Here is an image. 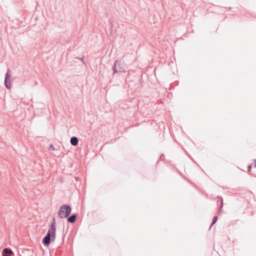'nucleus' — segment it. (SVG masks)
<instances>
[{
  "label": "nucleus",
  "instance_id": "obj_5",
  "mask_svg": "<svg viewBox=\"0 0 256 256\" xmlns=\"http://www.w3.org/2000/svg\"><path fill=\"white\" fill-rule=\"evenodd\" d=\"M12 254V250L9 248H4L2 250V256H9V255Z\"/></svg>",
  "mask_w": 256,
  "mask_h": 256
},
{
  "label": "nucleus",
  "instance_id": "obj_4",
  "mask_svg": "<svg viewBox=\"0 0 256 256\" xmlns=\"http://www.w3.org/2000/svg\"><path fill=\"white\" fill-rule=\"evenodd\" d=\"M10 75L9 74V70H8L7 72L5 74V78H4V85L6 87L10 90L11 88V83L10 81Z\"/></svg>",
  "mask_w": 256,
  "mask_h": 256
},
{
  "label": "nucleus",
  "instance_id": "obj_7",
  "mask_svg": "<svg viewBox=\"0 0 256 256\" xmlns=\"http://www.w3.org/2000/svg\"><path fill=\"white\" fill-rule=\"evenodd\" d=\"M70 142L72 146H76L78 144V140L76 136H72L70 138Z\"/></svg>",
  "mask_w": 256,
  "mask_h": 256
},
{
  "label": "nucleus",
  "instance_id": "obj_1",
  "mask_svg": "<svg viewBox=\"0 0 256 256\" xmlns=\"http://www.w3.org/2000/svg\"><path fill=\"white\" fill-rule=\"evenodd\" d=\"M56 220L53 218L48 232L42 240V242L44 246H48L51 242L54 241L56 238Z\"/></svg>",
  "mask_w": 256,
  "mask_h": 256
},
{
  "label": "nucleus",
  "instance_id": "obj_3",
  "mask_svg": "<svg viewBox=\"0 0 256 256\" xmlns=\"http://www.w3.org/2000/svg\"><path fill=\"white\" fill-rule=\"evenodd\" d=\"M112 70L114 72V74H116L118 72H126V70L124 62L121 60H116L114 66H112Z\"/></svg>",
  "mask_w": 256,
  "mask_h": 256
},
{
  "label": "nucleus",
  "instance_id": "obj_12",
  "mask_svg": "<svg viewBox=\"0 0 256 256\" xmlns=\"http://www.w3.org/2000/svg\"><path fill=\"white\" fill-rule=\"evenodd\" d=\"M75 180H76V181H78V177H75Z\"/></svg>",
  "mask_w": 256,
  "mask_h": 256
},
{
  "label": "nucleus",
  "instance_id": "obj_8",
  "mask_svg": "<svg viewBox=\"0 0 256 256\" xmlns=\"http://www.w3.org/2000/svg\"><path fill=\"white\" fill-rule=\"evenodd\" d=\"M217 220H218V216H214L213 217L212 220L210 228L216 222Z\"/></svg>",
  "mask_w": 256,
  "mask_h": 256
},
{
  "label": "nucleus",
  "instance_id": "obj_11",
  "mask_svg": "<svg viewBox=\"0 0 256 256\" xmlns=\"http://www.w3.org/2000/svg\"><path fill=\"white\" fill-rule=\"evenodd\" d=\"M222 206H223V202H222H222H221L220 208H222Z\"/></svg>",
  "mask_w": 256,
  "mask_h": 256
},
{
  "label": "nucleus",
  "instance_id": "obj_9",
  "mask_svg": "<svg viewBox=\"0 0 256 256\" xmlns=\"http://www.w3.org/2000/svg\"><path fill=\"white\" fill-rule=\"evenodd\" d=\"M48 150H54V146L52 144H50L49 147H48Z\"/></svg>",
  "mask_w": 256,
  "mask_h": 256
},
{
  "label": "nucleus",
  "instance_id": "obj_10",
  "mask_svg": "<svg viewBox=\"0 0 256 256\" xmlns=\"http://www.w3.org/2000/svg\"><path fill=\"white\" fill-rule=\"evenodd\" d=\"M78 59H80L84 64H85V62L84 61V57H82V58H79Z\"/></svg>",
  "mask_w": 256,
  "mask_h": 256
},
{
  "label": "nucleus",
  "instance_id": "obj_2",
  "mask_svg": "<svg viewBox=\"0 0 256 256\" xmlns=\"http://www.w3.org/2000/svg\"><path fill=\"white\" fill-rule=\"evenodd\" d=\"M71 208L70 206L64 204L62 206L58 212V214L60 218H67L71 212Z\"/></svg>",
  "mask_w": 256,
  "mask_h": 256
},
{
  "label": "nucleus",
  "instance_id": "obj_6",
  "mask_svg": "<svg viewBox=\"0 0 256 256\" xmlns=\"http://www.w3.org/2000/svg\"><path fill=\"white\" fill-rule=\"evenodd\" d=\"M77 215L76 214H74L68 218V222L69 223H74L76 219Z\"/></svg>",
  "mask_w": 256,
  "mask_h": 256
}]
</instances>
